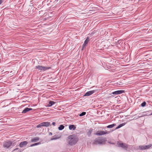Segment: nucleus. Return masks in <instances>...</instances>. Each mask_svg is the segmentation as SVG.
Wrapping results in <instances>:
<instances>
[{
    "instance_id": "obj_1",
    "label": "nucleus",
    "mask_w": 152,
    "mask_h": 152,
    "mask_svg": "<svg viewBox=\"0 0 152 152\" xmlns=\"http://www.w3.org/2000/svg\"><path fill=\"white\" fill-rule=\"evenodd\" d=\"M68 138L69 140L68 141L69 144L71 145L75 144L78 140V138L76 137H75L73 135L69 136Z\"/></svg>"
},
{
    "instance_id": "obj_2",
    "label": "nucleus",
    "mask_w": 152,
    "mask_h": 152,
    "mask_svg": "<svg viewBox=\"0 0 152 152\" xmlns=\"http://www.w3.org/2000/svg\"><path fill=\"white\" fill-rule=\"evenodd\" d=\"M106 141V140L105 138L101 139L97 138L94 140L92 144L93 145L104 144L105 143Z\"/></svg>"
},
{
    "instance_id": "obj_3",
    "label": "nucleus",
    "mask_w": 152,
    "mask_h": 152,
    "mask_svg": "<svg viewBox=\"0 0 152 152\" xmlns=\"http://www.w3.org/2000/svg\"><path fill=\"white\" fill-rule=\"evenodd\" d=\"M110 133V132L107 131V130H99L97 131L95 134L98 136H101L102 135L108 134Z\"/></svg>"
},
{
    "instance_id": "obj_4",
    "label": "nucleus",
    "mask_w": 152,
    "mask_h": 152,
    "mask_svg": "<svg viewBox=\"0 0 152 152\" xmlns=\"http://www.w3.org/2000/svg\"><path fill=\"white\" fill-rule=\"evenodd\" d=\"M50 67L44 66H38L35 67V69H37L39 70L45 71L50 69Z\"/></svg>"
},
{
    "instance_id": "obj_5",
    "label": "nucleus",
    "mask_w": 152,
    "mask_h": 152,
    "mask_svg": "<svg viewBox=\"0 0 152 152\" xmlns=\"http://www.w3.org/2000/svg\"><path fill=\"white\" fill-rule=\"evenodd\" d=\"M12 144V142L10 141H4L3 144V146L5 148H9Z\"/></svg>"
},
{
    "instance_id": "obj_6",
    "label": "nucleus",
    "mask_w": 152,
    "mask_h": 152,
    "mask_svg": "<svg viewBox=\"0 0 152 152\" xmlns=\"http://www.w3.org/2000/svg\"><path fill=\"white\" fill-rule=\"evenodd\" d=\"M152 146V144H149L148 145H140L139 147L140 149L141 150H145L149 149Z\"/></svg>"
},
{
    "instance_id": "obj_7",
    "label": "nucleus",
    "mask_w": 152,
    "mask_h": 152,
    "mask_svg": "<svg viewBox=\"0 0 152 152\" xmlns=\"http://www.w3.org/2000/svg\"><path fill=\"white\" fill-rule=\"evenodd\" d=\"M117 144L119 145V146L121 147L124 148L126 149L128 148L127 145L125 144L120 143L118 142Z\"/></svg>"
},
{
    "instance_id": "obj_8",
    "label": "nucleus",
    "mask_w": 152,
    "mask_h": 152,
    "mask_svg": "<svg viewBox=\"0 0 152 152\" xmlns=\"http://www.w3.org/2000/svg\"><path fill=\"white\" fill-rule=\"evenodd\" d=\"M28 144V142L26 141H24L21 142L19 144V146L20 148H22L24 146Z\"/></svg>"
},
{
    "instance_id": "obj_9",
    "label": "nucleus",
    "mask_w": 152,
    "mask_h": 152,
    "mask_svg": "<svg viewBox=\"0 0 152 152\" xmlns=\"http://www.w3.org/2000/svg\"><path fill=\"white\" fill-rule=\"evenodd\" d=\"M95 92V90L90 91L87 92L84 96H88L91 95Z\"/></svg>"
},
{
    "instance_id": "obj_10",
    "label": "nucleus",
    "mask_w": 152,
    "mask_h": 152,
    "mask_svg": "<svg viewBox=\"0 0 152 152\" xmlns=\"http://www.w3.org/2000/svg\"><path fill=\"white\" fill-rule=\"evenodd\" d=\"M124 92V91L123 90H118L113 92L112 94H118L122 93Z\"/></svg>"
},
{
    "instance_id": "obj_11",
    "label": "nucleus",
    "mask_w": 152,
    "mask_h": 152,
    "mask_svg": "<svg viewBox=\"0 0 152 152\" xmlns=\"http://www.w3.org/2000/svg\"><path fill=\"white\" fill-rule=\"evenodd\" d=\"M42 126H48L50 125V123L48 122H45L42 123Z\"/></svg>"
},
{
    "instance_id": "obj_12",
    "label": "nucleus",
    "mask_w": 152,
    "mask_h": 152,
    "mask_svg": "<svg viewBox=\"0 0 152 152\" xmlns=\"http://www.w3.org/2000/svg\"><path fill=\"white\" fill-rule=\"evenodd\" d=\"M32 110V108H29L28 107H27L25 108L22 111V113H26L28 111H29L31 110Z\"/></svg>"
},
{
    "instance_id": "obj_13",
    "label": "nucleus",
    "mask_w": 152,
    "mask_h": 152,
    "mask_svg": "<svg viewBox=\"0 0 152 152\" xmlns=\"http://www.w3.org/2000/svg\"><path fill=\"white\" fill-rule=\"evenodd\" d=\"M89 38L88 37L87 39L84 42L83 45V48L82 49H83V48L84 47H85L86 45L88 44L89 41Z\"/></svg>"
},
{
    "instance_id": "obj_14",
    "label": "nucleus",
    "mask_w": 152,
    "mask_h": 152,
    "mask_svg": "<svg viewBox=\"0 0 152 152\" xmlns=\"http://www.w3.org/2000/svg\"><path fill=\"white\" fill-rule=\"evenodd\" d=\"M69 128L70 130H75L76 127L74 125H70L69 126Z\"/></svg>"
},
{
    "instance_id": "obj_15",
    "label": "nucleus",
    "mask_w": 152,
    "mask_h": 152,
    "mask_svg": "<svg viewBox=\"0 0 152 152\" xmlns=\"http://www.w3.org/2000/svg\"><path fill=\"white\" fill-rule=\"evenodd\" d=\"M39 139V137H36L31 139V141L33 142H36L38 141Z\"/></svg>"
},
{
    "instance_id": "obj_16",
    "label": "nucleus",
    "mask_w": 152,
    "mask_h": 152,
    "mask_svg": "<svg viewBox=\"0 0 152 152\" xmlns=\"http://www.w3.org/2000/svg\"><path fill=\"white\" fill-rule=\"evenodd\" d=\"M55 102L53 101H50L49 104L47 105V107H50L54 104Z\"/></svg>"
},
{
    "instance_id": "obj_17",
    "label": "nucleus",
    "mask_w": 152,
    "mask_h": 152,
    "mask_svg": "<svg viewBox=\"0 0 152 152\" xmlns=\"http://www.w3.org/2000/svg\"><path fill=\"white\" fill-rule=\"evenodd\" d=\"M125 124V123H123L121 124H120L119 125H118L116 128V129H118V128H120V127H122V126H124Z\"/></svg>"
},
{
    "instance_id": "obj_18",
    "label": "nucleus",
    "mask_w": 152,
    "mask_h": 152,
    "mask_svg": "<svg viewBox=\"0 0 152 152\" xmlns=\"http://www.w3.org/2000/svg\"><path fill=\"white\" fill-rule=\"evenodd\" d=\"M64 128V126L62 125H61L58 127V129L60 130L63 129Z\"/></svg>"
},
{
    "instance_id": "obj_19",
    "label": "nucleus",
    "mask_w": 152,
    "mask_h": 152,
    "mask_svg": "<svg viewBox=\"0 0 152 152\" xmlns=\"http://www.w3.org/2000/svg\"><path fill=\"white\" fill-rule=\"evenodd\" d=\"M115 125V124H113L111 125H109L107 126V128H112Z\"/></svg>"
},
{
    "instance_id": "obj_20",
    "label": "nucleus",
    "mask_w": 152,
    "mask_h": 152,
    "mask_svg": "<svg viewBox=\"0 0 152 152\" xmlns=\"http://www.w3.org/2000/svg\"><path fill=\"white\" fill-rule=\"evenodd\" d=\"M42 127H43L42 123H41L37 125L36 126V127L37 128H41Z\"/></svg>"
},
{
    "instance_id": "obj_21",
    "label": "nucleus",
    "mask_w": 152,
    "mask_h": 152,
    "mask_svg": "<svg viewBox=\"0 0 152 152\" xmlns=\"http://www.w3.org/2000/svg\"><path fill=\"white\" fill-rule=\"evenodd\" d=\"M86 114V112H83L82 113H80L79 115V116H82L83 115H84Z\"/></svg>"
},
{
    "instance_id": "obj_22",
    "label": "nucleus",
    "mask_w": 152,
    "mask_h": 152,
    "mask_svg": "<svg viewBox=\"0 0 152 152\" xmlns=\"http://www.w3.org/2000/svg\"><path fill=\"white\" fill-rule=\"evenodd\" d=\"M92 131V129H90L89 130L88 132V134L89 135H90L91 134Z\"/></svg>"
},
{
    "instance_id": "obj_23",
    "label": "nucleus",
    "mask_w": 152,
    "mask_h": 152,
    "mask_svg": "<svg viewBox=\"0 0 152 152\" xmlns=\"http://www.w3.org/2000/svg\"><path fill=\"white\" fill-rule=\"evenodd\" d=\"M146 103L145 102H144L141 104V106L143 107L146 105Z\"/></svg>"
},
{
    "instance_id": "obj_24",
    "label": "nucleus",
    "mask_w": 152,
    "mask_h": 152,
    "mask_svg": "<svg viewBox=\"0 0 152 152\" xmlns=\"http://www.w3.org/2000/svg\"><path fill=\"white\" fill-rule=\"evenodd\" d=\"M53 139H51L52 140H56L59 138V137H57L56 135H55L53 137Z\"/></svg>"
},
{
    "instance_id": "obj_25",
    "label": "nucleus",
    "mask_w": 152,
    "mask_h": 152,
    "mask_svg": "<svg viewBox=\"0 0 152 152\" xmlns=\"http://www.w3.org/2000/svg\"><path fill=\"white\" fill-rule=\"evenodd\" d=\"M40 143H41L40 142H39L34 143V144L35 145H38L39 144H40Z\"/></svg>"
},
{
    "instance_id": "obj_26",
    "label": "nucleus",
    "mask_w": 152,
    "mask_h": 152,
    "mask_svg": "<svg viewBox=\"0 0 152 152\" xmlns=\"http://www.w3.org/2000/svg\"><path fill=\"white\" fill-rule=\"evenodd\" d=\"M55 124H56V123H55V122H53V123H52V124L53 126H55Z\"/></svg>"
},
{
    "instance_id": "obj_27",
    "label": "nucleus",
    "mask_w": 152,
    "mask_h": 152,
    "mask_svg": "<svg viewBox=\"0 0 152 152\" xmlns=\"http://www.w3.org/2000/svg\"><path fill=\"white\" fill-rule=\"evenodd\" d=\"M95 32H94V31H93L91 33V34H95Z\"/></svg>"
},
{
    "instance_id": "obj_28",
    "label": "nucleus",
    "mask_w": 152,
    "mask_h": 152,
    "mask_svg": "<svg viewBox=\"0 0 152 152\" xmlns=\"http://www.w3.org/2000/svg\"><path fill=\"white\" fill-rule=\"evenodd\" d=\"M3 2V1L2 0H0V4H1Z\"/></svg>"
},
{
    "instance_id": "obj_29",
    "label": "nucleus",
    "mask_w": 152,
    "mask_h": 152,
    "mask_svg": "<svg viewBox=\"0 0 152 152\" xmlns=\"http://www.w3.org/2000/svg\"><path fill=\"white\" fill-rule=\"evenodd\" d=\"M18 148H15V149H14L13 151H15V150H18Z\"/></svg>"
},
{
    "instance_id": "obj_30",
    "label": "nucleus",
    "mask_w": 152,
    "mask_h": 152,
    "mask_svg": "<svg viewBox=\"0 0 152 152\" xmlns=\"http://www.w3.org/2000/svg\"><path fill=\"white\" fill-rule=\"evenodd\" d=\"M35 146L34 144H32V145H31V147H32V146Z\"/></svg>"
},
{
    "instance_id": "obj_31",
    "label": "nucleus",
    "mask_w": 152,
    "mask_h": 152,
    "mask_svg": "<svg viewBox=\"0 0 152 152\" xmlns=\"http://www.w3.org/2000/svg\"><path fill=\"white\" fill-rule=\"evenodd\" d=\"M50 134L51 135H52V133L51 132H50Z\"/></svg>"
},
{
    "instance_id": "obj_32",
    "label": "nucleus",
    "mask_w": 152,
    "mask_h": 152,
    "mask_svg": "<svg viewBox=\"0 0 152 152\" xmlns=\"http://www.w3.org/2000/svg\"><path fill=\"white\" fill-rule=\"evenodd\" d=\"M150 115H152V113L150 114Z\"/></svg>"
}]
</instances>
